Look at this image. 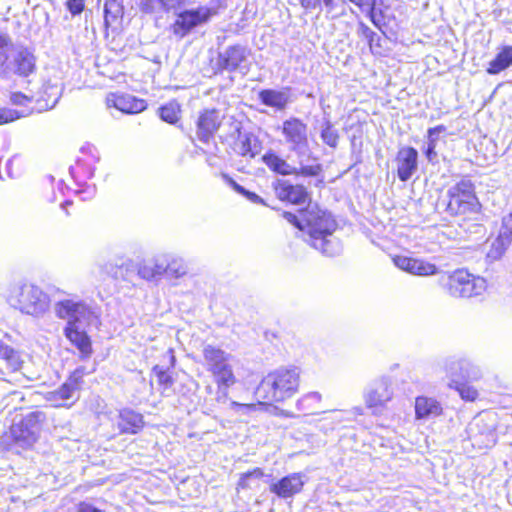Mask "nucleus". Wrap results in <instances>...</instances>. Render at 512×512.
<instances>
[{
	"mask_svg": "<svg viewBox=\"0 0 512 512\" xmlns=\"http://www.w3.org/2000/svg\"><path fill=\"white\" fill-rule=\"evenodd\" d=\"M393 398V389L387 378L376 380L365 392L364 401L373 414L381 412L386 404Z\"/></svg>",
	"mask_w": 512,
	"mask_h": 512,
	"instance_id": "4468645a",
	"label": "nucleus"
},
{
	"mask_svg": "<svg viewBox=\"0 0 512 512\" xmlns=\"http://www.w3.org/2000/svg\"><path fill=\"white\" fill-rule=\"evenodd\" d=\"M54 311L57 317L67 321V326L82 325L91 315L89 306L74 299H64L55 303Z\"/></svg>",
	"mask_w": 512,
	"mask_h": 512,
	"instance_id": "ddd939ff",
	"label": "nucleus"
},
{
	"mask_svg": "<svg viewBox=\"0 0 512 512\" xmlns=\"http://www.w3.org/2000/svg\"><path fill=\"white\" fill-rule=\"evenodd\" d=\"M123 16V6L119 0H105L104 19L105 25L113 26Z\"/></svg>",
	"mask_w": 512,
	"mask_h": 512,
	"instance_id": "473e14b6",
	"label": "nucleus"
},
{
	"mask_svg": "<svg viewBox=\"0 0 512 512\" xmlns=\"http://www.w3.org/2000/svg\"><path fill=\"white\" fill-rule=\"evenodd\" d=\"M6 300L11 307L35 317L45 314L50 305L49 296L39 287L28 283L12 285L7 292Z\"/></svg>",
	"mask_w": 512,
	"mask_h": 512,
	"instance_id": "7ed1b4c3",
	"label": "nucleus"
},
{
	"mask_svg": "<svg viewBox=\"0 0 512 512\" xmlns=\"http://www.w3.org/2000/svg\"><path fill=\"white\" fill-rule=\"evenodd\" d=\"M140 6L144 12L152 13L162 7V0H141Z\"/></svg>",
	"mask_w": 512,
	"mask_h": 512,
	"instance_id": "a18cd8bd",
	"label": "nucleus"
},
{
	"mask_svg": "<svg viewBox=\"0 0 512 512\" xmlns=\"http://www.w3.org/2000/svg\"><path fill=\"white\" fill-rule=\"evenodd\" d=\"M202 352L207 370L213 375L219 392L226 398L228 389L237 382L231 364L233 356L210 344L205 345Z\"/></svg>",
	"mask_w": 512,
	"mask_h": 512,
	"instance_id": "20e7f679",
	"label": "nucleus"
},
{
	"mask_svg": "<svg viewBox=\"0 0 512 512\" xmlns=\"http://www.w3.org/2000/svg\"><path fill=\"white\" fill-rule=\"evenodd\" d=\"M443 369L449 378V383H454V380L466 382L480 376L479 369L466 359L447 360Z\"/></svg>",
	"mask_w": 512,
	"mask_h": 512,
	"instance_id": "2eb2a0df",
	"label": "nucleus"
},
{
	"mask_svg": "<svg viewBox=\"0 0 512 512\" xmlns=\"http://www.w3.org/2000/svg\"><path fill=\"white\" fill-rule=\"evenodd\" d=\"M20 118V114L15 110L3 109L0 110V125L11 122Z\"/></svg>",
	"mask_w": 512,
	"mask_h": 512,
	"instance_id": "49530a36",
	"label": "nucleus"
},
{
	"mask_svg": "<svg viewBox=\"0 0 512 512\" xmlns=\"http://www.w3.org/2000/svg\"><path fill=\"white\" fill-rule=\"evenodd\" d=\"M447 193L449 196L447 211L451 215L465 214L477 209L478 201L469 179H462L450 187Z\"/></svg>",
	"mask_w": 512,
	"mask_h": 512,
	"instance_id": "6e6552de",
	"label": "nucleus"
},
{
	"mask_svg": "<svg viewBox=\"0 0 512 512\" xmlns=\"http://www.w3.org/2000/svg\"><path fill=\"white\" fill-rule=\"evenodd\" d=\"M116 425L120 434H136L144 426L143 416L132 409H122L119 411Z\"/></svg>",
	"mask_w": 512,
	"mask_h": 512,
	"instance_id": "5701e85b",
	"label": "nucleus"
},
{
	"mask_svg": "<svg viewBox=\"0 0 512 512\" xmlns=\"http://www.w3.org/2000/svg\"><path fill=\"white\" fill-rule=\"evenodd\" d=\"M320 137L329 147L336 148L339 141V133L333 127L330 120H325L321 125Z\"/></svg>",
	"mask_w": 512,
	"mask_h": 512,
	"instance_id": "c9c22d12",
	"label": "nucleus"
},
{
	"mask_svg": "<svg viewBox=\"0 0 512 512\" xmlns=\"http://www.w3.org/2000/svg\"><path fill=\"white\" fill-rule=\"evenodd\" d=\"M68 204H70V202L66 201L65 204L62 205V207H64L65 205H68Z\"/></svg>",
	"mask_w": 512,
	"mask_h": 512,
	"instance_id": "e2e57ef3",
	"label": "nucleus"
},
{
	"mask_svg": "<svg viewBox=\"0 0 512 512\" xmlns=\"http://www.w3.org/2000/svg\"><path fill=\"white\" fill-rule=\"evenodd\" d=\"M468 436L474 447L484 449L496 443L495 420L491 414L477 415L469 424Z\"/></svg>",
	"mask_w": 512,
	"mask_h": 512,
	"instance_id": "9b49d317",
	"label": "nucleus"
},
{
	"mask_svg": "<svg viewBox=\"0 0 512 512\" xmlns=\"http://www.w3.org/2000/svg\"><path fill=\"white\" fill-rule=\"evenodd\" d=\"M498 236L512 243V212L503 217Z\"/></svg>",
	"mask_w": 512,
	"mask_h": 512,
	"instance_id": "a19ab883",
	"label": "nucleus"
},
{
	"mask_svg": "<svg viewBox=\"0 0 512 512\" xmlns=\"http://www.w3.org/2000/svg\"><path fill=\"white\" fill-rule=\"evenodd\" d=\"M329 236H321L318 240H313L311 245L321 251L322 254L326 256H335L341 252L340 243L332 238H328Z\"/></svg>",
	"mask_w": 512,
	"mask_h": 512,
	"instance_id": "72a5a7b5",
	"label": "nucleus"
},
{
	"mask_svg": "<svg viewBox=\"0 0 512 512\" xmlns=\"http://www.w3.org/2000/svg\"><path fill=\"white\" fill-rule=\"evenodd\" d=\"M510 244L511 243L509 241L497 236V238L491 244V247L487 253V257L493 261L500 259Z\"/></svg>",
	"mask_w": 512,
	"mask_h": 512,
	"instance_id": "58836bf2",
	"label": "nucleus"
},
{
	"mask_svg": "<svg viewBox=\"0 0 512 512\" xmlns=\"http://www.w3.org/2000/svg\"><path fill=\"white\" fill-rule=\"evenodd\" d=\"M353 412L356 413V414L362 415L363 414V409L361 407H355L353 409Z\"/></svg>",
	"mask_w": 512,
	"mask_h": 512,
	"instance_id": "bf43d9fd",
	"label": "nucleus"
},
{
	"mask_svg": "<svg viewBox=\"0 0 512 512\" xmlns=\"http://www.w3.org/2000/svg\"><path fill=\"white\" fill-rule=\"evenodd\" d=\"M323 2L327 13H332L336 8V2L335 0H321Z\"/></svg>",
	"mask_w": 512,
	"mask_h": 512,
	"instance_id": "4d7b16f0",
	"label": "nucleus"
},
{
	"mask_svg": "<svg viewBox=\"0 0 512 512\" xmlns=\"http://www.w3.org/2000/svg\"><path fill=\"white\" fill-rule=\"evenodd\" d=\"M180 105L176 102H169L159 109L160 118L170 124L179 120Z\"/></svg>",
	"mask_w": 512,
	"mask_h": 512,
	"instance_id": "e433bc0d",
	"label": "nucleus"
},
{
	"mask_svg": "<svg viewBox=\"0 0 512 512\" xmlns=\"http://www.w3.org/2000/svg\"><path fill=\"white\" fill-rule=\"evenodd\" d=\"M84 0H68L67 8L73 14H80L84 8Z\"/></svg>",
	"mask_w": 512,
	"mask_h": 512,
	"instance_id": "8fccbe9b",
	"label": "nucleus"
},
{
	"mask_svg": "<svg viewBox=\"0 0 512 512\" xmlns=\"http://www.w3.org/2000/svg\"><path fill=\"white\" fill-rule=\"evenodd\" d=\"M442 413L440 403L430 397L419 396L415 399L416 419H429L439 416Z\"/></svg>",
	"mask_w": 512,
	"mask_h": 512,
	"instance_id": "bb28decb",
	"label": "nucleus"
},
{
	"mask_svg": "<svg viewBox=\"0 0 512 512\" xmlns=\"http://www.w3.org/2000/svg\"><path fill=\"white\" fill-rule=\"evenodd\" d=\"M510 65H512V47L506 46L489 63L487 72L489 74H498Z\"/></svg>",
	"mask_w": 512,
	"mask_h": 512,
	"instance_id": "2f4dec72",
	"label": "nucleus"
},
{
	"mask_svg": "<svg viewBox=\"0 0 512 512\" xmlns=\"http://www.w3.org/2000/svg\"><path fill=\"white\" fill-rule=\"evenodd\" d=\"M42 414L33 412L28 414L20 423L12 427V434L15 440L23 445L30 446L37 440L36 424L40 421Z\"/></svg>",
	"mask_w": 512,
	"mask_h": 512,
	"instance_id": "dca6fc26",
	"label": "nucleus"
},
{
	"mask_svg": "<svg viewBox=\"0 0 512 512\" xmlns=\"http://www.w3.org/2000/svg\"><path fill=\"white\" fill-rule=\"evenodd\" d=\"M248 55L249 51L241 45L228 47L219 55V65L228 71L241 69L243 68L242 64L247 61Z\"/></svg>",
	"mask_w": 512,
	"mask_h": 512,
	"instance_id": "4be33fe9",
	"label": "nucleus"
},
{
	"mask_svg": "<svg viewBox=\"0 0 512 512\" xmlns=\"http://www.w3.org/2000/svg\"><path fill=\"white\" fill-rule=\"evenodd\" d=\"M259 99L266 106L273 107L277 110H283L290 102V94L288 89H264L259 92Z\"/></svg>",
	"mask_w": 512,
	"mask_h": 512,
	"instance_id": "a878e982",
	"label": "nucleus"
},
{
	"mask_svg": "<svg viewBox=\"0 0 512 512\" xmlns=\"http://www.w3.org/2000/svg\"><path fill=\"white\" fill-rule=\"evenodd\" d=\"M487 288L486 280L460 269L447 278L446 289L453 297L469 298L481 295Z\"/></svg>",
	"mask_w": 512,
	"mask_h": 512,
	"instance_id": "423d86ee",
	"label": "nucleus"
},
{
	"mask_svg": "<svg viewBox=\"0 0 512 512\" xmlns=\"http://www.w3.org/2000/svg\"><path fill=\"white\" fill-rule=\"evenodd\" d=\"M301 5L306 9H314L320 5L321 0H300Z\"/></svg>",
	"mask_w": 512,
	"mask_h": 512,
	"instance_id": "864d4df0",
	"label": "nucleus"
},
{
	"mask_svg": "<svg viewBox=\"0 0 512 512\" xmlns=\"http://www.w3.org/2000/svg\"><path fill=\"white\" fill-rule=\"evenodd\" d=\"M306 482L303 473H291L270 485V491L282 499L291 498L300 493Z\"/></svg>",
	"mask_w": 512,
	"mask_h": 512,
	"instance_id": "f3484780",
	"label": "nucleus"
},
{
	"mask_svg": "<svg viewBox=\"0 0 512 512\" xmlns=\"http://www.w3.org/2000/svg\"><path fill=\"white\" fill-rule=\"evenodd\" d=\"M231 406L233 409L237 410V411H240V410H251L254 408V405L252 404H241V403H238V402H235V401H232L231 402Z\"/></svg>",
	"mask_w": 512,
	"mask_h": 512,
	"instance_id": "5fc2aeb1",
	"label": "nucleus"
},
{
	"mask_svg": "<svg viewBox=\"0 0 512 512\" xmlns=\"http://www.w3.org/2000/svg\"><path fill=\"white\" fill-rule=\"evenodd\" d=\"M445 130H446V128L443 125H438L436 127L429 128L428 132H427L428 138L434 139L433 134H440V133L444 132Z\"/></svg>",
	"mask_w": 512,
	"mask_h": 512,
	"instance_id": "6e6d98bb",
	"label": "nucleus"
},
{
	"mask_svg": "<svg viewBox=\"0 0 512 512\" xmlns=\"http://www.w3.org/2000/svg\"><path fill=\"white\" fill-rule=\"evenodd\" d=\"M85 373L83 368H77L58 389L46 393V401L53 407L73 405L79 397L81 379Z\"/></svg>",
	"mask_w": 512,
	"mask_h": 512,
	"instance_id": "9d476101",
	"label": "nucleus"
},
{
	"mask_svg": "<svg viewBox=\"0 0 512 512\" xmlns=\"http://www.w3.org/2000/svg\"><path fill=\"white\" fill-rule=\"evenodd\" d=\"M235 149L243 157L254 158L260 152V144L254 135L245 133L240 134Z\"/></svg>",
	"mask_w": 512,
	"mask_h": 512,
	"instance_id": "cd10ccee",
	"label": "nucleus"
},
{
	"mask_svg": "<svg viewBox=\"0 0 512 512\" xmlns=\"http://www.w3.org/2000/svg\"><path fill=\"white\" fill-rule=\"evenodd\" d=\"M232 185L237 192L245 195L250 201H252L254 203H262L263 202V200L260 198V196H258L257 194H255L253 192H249V191L245 190V188L240 186L239 184L232 181Z\"/></svg>",
	"mask_w": 512,
	"mask_h": 512,
	"instance_id": "de8ad7c7",
	"label": "nucleus"
},
{
	"mask_svg": "<svg viewBox=\"0 0 512 512\" xmlns=\"http://www.w3.org/2000/svg\"><path fill=\"white\" fill-rule=\"evenodd\" d=\"M358 32L368 41L371 51L374 52V38L377 37V34L363 22L359 23Z\"/></svg>",
	"mask_w": 512,
	"mask_h": 512,
	"instance_id": "c03bdc74",
	"label": "nucleus"
},
{
	"mask_svg": "<svg viewBox=\"0 0 512 512\" xmlns=\"http://www.w3.org/2000/svg\"><path fill=\"white\" fill-rule=\"evenodd\" d=\"M153 372L157 376V381L160 385L164 386V388H169L173 384V379L168 372L160 368L159 366H155L153 368Z\"/></svg>",
	"mask_w": 512,
	"mask_h": 512,
	"instance_id": "79ce46f5",
	"label": "nucleus"
},
{
	"mask_svg": "<svg viewBox=\"0 0 512 512\" xmlns=\"http://www.w3.org/2000/svg\"><path fill=\"white\" fill-rule=\"evenodd\" d=\"M350 2L357 5L359 8L363 7L364 3L367 2V0H349Z\"/></svg>",
	"mask_w": 512,
	"mask_h": 512,
	"instance_id": "13d9d810",
	"label": "nucleus"
},
{
	"mask_svg": "<svg viewBox=\"0 0 512 512\" xmlns=\"http://www.w3.org/2000/svg\"><path fill=\"white\" fill-rule=\"evenodd\" d=\"M184 0H162V7L167 11H175L178 13V9H180Z\"/></svg>",
	"mask_w": 512,
	"mask_h": 512,
	"instance_id": "3c124183",
	"label": "nucleus"
},
{
	"mask_svg": "<svg viewBox=\"0 0 512 512\" xmlns=\"http://www.w3.org/2000/svg\"><path fill=\"white\" fill-rule=\"evenodd\" d=\"M165 262L160 259L143 261L138 265L137 273L145 280H152L165 274Z\"/></svg>",
	"mask_w": 512,
	"mask_h": 512,
	"instance_id": "c85d7f7f",
	"label": "nucleus"
},
{
	"mask_svg": "<svg viewBox=\"0 0 512 512\" xmlns=\"http://www.w3.org/2000/svg\"><path fill=\"white\" fill-rule=\"evenodd\" d=\"M300 372L297 368H279L263 378L255 394L265 402H282L298 392Z\"/></svg>",
	"mask_w": 512,
	"mask_h": 512,
	"instance_id": "f257e3e1",
	"label": "nucleus"
},
{
	"mask_svg": "<svg viewBox=\"0 0 512 512\" xmlns=\"http://www.w3.org/2000/svg\"><path fill=\"white\" fill-rule=\"evenodd\" d=\"M378 41H379V37L377 36L376 38H374V46H378Z\"/></svg>",
	"mask_w": 512,
	"mask_h": 512,
	"instance_id": "052dcab7",
	"label": "nucleus"
},
{
	"mask_svg": "<svg viewBox=\"0 0 512 512\" xmlns=\"http://www.w3.org/2000/svg\"><path fill=\"white\" fill-rule=\"evenodd\" d=\"M275 194L280 200L293 204H302L308 197L302 185H293L288 181H278L275 185Z\"/></svg>",
	"mask_w": 512,
	"mask_h": 512,
	"instance_id": "b1692460",
	"label": "nucleus"
},
{
	"mask_svg": "<svg viewBox=\"0 0 512 512\" xmlns=\"http://www.w3.org/2000/svg\"><path fill=\"white\" fill-rule=\"evenodd\" d=\"M36 70V57L33 51L23 45L12 43L1 78L7 79L12 75L28 77Z\"/></svg>",
	"mask_w": 512,
	"mask_h": 512,
	"instance_id": "0eeeda50",
	"label": "nucleus"
},
{
	"mask_svg": "<svg viewBox=\"0 0 512 512\" xmlns=\"http://www.w3.org/2000/svg\"><path fill=\"white\" fill-rule=\"evenodd\" d=\"M216 13L214 8L206 6L178 12L176 20L171 25V31L176 37L183 38L193 28L208 22Z\"/></svg>",
	"mask_w": 512,
	"mask_h": 512,
	"instance_id": "f8f14e48",
	"label": "nucleus"
},
{
	"mask_svg": "<svg viewBox=\"0 0 512 512\" xmlns=\"http://www.w3.org/2000/svg\"><path fill=\"white\" fill-rule=\"evenodd\" d=\"M283 137V143L289 151L294 152L297 159H305L308 163H313L314 157L309 147V128L308 125L297 117H290L283 121L279 128Z\"/></svg>",
	"mask_w": 512,
	"mask_h": 512,
	"instance_id": "39448f33",
	"label": "nucleus"
},
{
	"mask_svg": "<svg viewBox=\"0 0 512 512\" xmlns=\"http://www.w3.org/2000/svg\"><path fill=\"white\" fill-rule=\"evenodd\" d=\"M108 107H114L127 114H137L144 111L147 107L143 99L136 98L129 94H108L106 97Z\"/></svg>",
	"mask_w": 512,
	"mask_h": 512,
	"instance_id": "6ab92c4d",
	"label": "nucleus"
},
{
	"mask_svg": "<svg viewBox=\"0 0 512 512\" xmlns=\"http://www.w3.org/2000/svg\"><path fill=\"white\" fill-rule=\"evenodd\" d=\"M283 217L299 230L307 232L309 242L318 240L321 236H331L336 229L335 220L317 204H308L305 209L299 211L298 215L284 212Z\"/></svg>",
	"mask_w": 512,
	"mask_h": 512,
	"instance_id": "f03ea898",
	"label": "nucleus"
},
{
	"mask_svg": "<svg viewBox=\"0 0 512 512\" xmlns=\"http://www.w3.org/2000/svg\"><path fill=\"white\" fill-rule=\"evenodd\" d=\"M322 395L319 392L313 391L304 394L297 400V409L306 415L316 414L320 408Z\"/></svg>",
	"mask_w": 512,
	"mask_h": 512,
	"instance_id": "7c9ffc66",
	"label": "nucleus"
},
{
	"mask_svg": "<svg viewBox=\"0 0 512 512\" xmlns=\"http://www.w3.org/2000/svg\"><path fill=\"white\" fill-rule=\"evenodd\" d=\"M222 122V116L216 109L204 110L197 121V136L200 141L208 142L218 130Z\"/></svg>",
	"mask_w": 512,
	"mask_h": 512,
	"instance_id": "aec40b11",
	"label": "nucleus"
},
{
	"mask_svg": "<svg viewBox=\"0 0 512 512\" xmlns=\"http://www.w3.org/2000/svg\"><path fill=\"white\" fill-rule=\"evenodd\" d=\"M437 145V139L428 138V144L425 151L427 159L432 162L436 159L437 153L435 151Z\"/></svg>",
	"mask_w": 512,
	"mask_h": 512,
	"instance_id": "09e8293b",
	"label": "nucleus"
},
{
	"mask_svg": "<svg viewBox=\"0 0 512 512\" xmlns=\"http://www.w3.org/2000/svg\"><path fill=\"white\" fill-rule=\"evenodd\" d=\"M262 160L270 170L281 175L311 177L317 176L322 170L317 159H313V163H308L305 159H298V165H292L274 152H268L263 155Z\"/></svg>",
	"mask_w": 512,
	"mask_h": 512,
	"instance_id": "1a4fd4ad",
	"label": "nucleus"
},
{
	"mask_svg": "<svg viewBox=\"0 0 512 512\" xmlns=\"http://www.w3.org/2000/svg\"><path fill=\"white\" fill-rule=\"evenodd\" d=\"M263 475H264L263 471L260 468H256L253 471L243 474L242 477L240 478L238 485L241 488H249L250 487V485H249L250 479H252V478L260 479L261 477H263Z\"/></svg>",
	"mask_w": 512,
	"mask_h": 512,
	"instance_id": "37998d69",
	"label": "nucleus"
},
{
	"mask_svg": "<svg viewBox=\"0 0 512 512\" xmlns=\"http://www.w3.org/2000/svg\"><path fill=\"white\" fill-rule=\"evenodd\" d=\"M393 262L396 267L412 275L432 276L438 273L436 265L424 259L396 256Z\"/></svg>",
	"mask_w": 512,
	"mask_h": 512,
	"instance_id": "a211bd4d",
	"label": "nucleus"
},
{
	"mask_svg": "<svg viewBox=\"0 0 512 512\" xmlns=\"http://www.w3.org/2000/svg\"><path fill=\"white\" fill-rule=\"evenodd\" d=\"M166 274L173 278H180L187 273V267L182 259H173L165 262Z\"/></svg>",
	"mask_w": 512,
	"mask_h": 512,
	"instance_id": "ea45409f",
	"label": "nucleus"
},
{
	"mask_svg": "<svg viewBox=\"0 0 512 512\" xmlns=\"http://www.w3.org/2000/svg\"><path fill=\"white\" fill-rule=\"evenodd\" d=\"M29 100H30V99H29L27 96H25V95H23V94H21V93H14V94H12V96H11V101H12L14 104H16V105H23V104H25L26 102H28Z\"/></svg>",
	"mask_w": 512,
	"mask_h": 512,
	"instance_id": "603ef678",
	"label": "nucleus"
},
{
	"mask_svg": "<svg viewBox=\"0 0 512 512\" xmlns=\"http://www.w3.org/2000/svg\"><path fill=\"white\" fill-rule=\"evenodd\" d=\"M64 332L70 342L77 347L82 359L90 357L92 354L91 341L81 325L66 326Z\"/></svg>",
	"mask_w": 512,
	"mask_h": 512,
	"instance_id": "393cba45",
	"label": "nucleus"
},
{
	"mask_svg": "<svg viewBox=\"0 0 512 512\" xmlns=\"http://www.w3.org/2000/svg\"><path fill=\"white\" fill-rule=\"evenodd\" d=\"M0 360L4 361L6 368L11 371L19 370L24 360L20 352L0 341Z\"/></svg>",
	"mask_w": 512,
	"mask_h": 512,
	"instance_id": "c756f323",
	"label": "nucleus"
},
{
	"mask_svg": "<svg viewBox=\"0 0 512 512\" xmlns=\"http://www.w3.org/2000/svg\"><path fill=\"white\" fill-rule=\"evenodd\" d=\"M438 136H439V134H433V138H437L438 139Z\"/></svg>",
	"mask_w": 512,
	"mask_h": 512,
	"instance_id": "680f3d73",
	"label": "nucleus"
},
{
	"mask_svg": "<svg viewBox=\"0 0 512 512\" xmlns=\"http://www.w3.org/2000/svg\"><path fill=\"white\" fill-rule=\"evenodd\" d=\"M450 388H454L458 391L462 399L473 401L477 398V390L466 382L454 380V383H448Z\"/></svg>",
	"mask_w": 512,
	"mask_h": 512,
	"instance_id": "4c0bfd02",
	"label": "nucleus"
},
{
	"mask_svg": "<svg viewBox=\"0 0 512 512\" xmlns=\"http://www.w3.org/2000/svg\"><path fill=\"white\" fill-rule=\"evenodd\" d=\"M418 152L412 147L401 148L398 152L397 174L401 181H407L417 170Z\"/></svg>",
	"mask_w": 512,
	"mask_h": 512,
	"instance_id": "412c9836",
	"label": "nucleus"
},
{
	"mask_svg": "<svg viewBox=\"0 0 512 512\" xmlns=\"http://www.w3.org/2000/svg\"><path fill=\"white\" fill-rule=\"evenodd\" d=\"M382 6V0H367L363 7L360 8L363 12L368 13L370 20L378 28H381L383 23Z\"/></svg>",
	"mask_w": 512,
	"mask_h": 512,
	"instance_id": "f704fd0d",
	"label": "nucleus"
}]
</instances>
